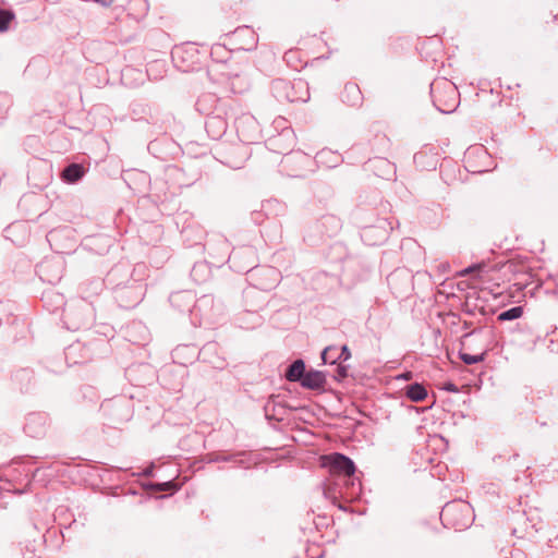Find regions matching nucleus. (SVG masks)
Returning a JSON list of instances; mask_svg holds the SVG:
<instances>
[{
  "instance_id": "nucleus-14",
  "label": "nucleus",
  "mask_w": 558,
  "mask_h": 558,
  "mask_svg": "<svg viewBox=\"0 0 558 558\" xmlns=\"http://www.w3.org/2000/svg\"><path fill=\"white\" fill-rule=\"evenodd\" d=\"M481 269H482V266H480V265H477V266H473V267H469V268H465V269L461 270V271L459 272V276H460V277H464V276L470 275V274H472V272H477V274H480Z\"/></svg>"
},
{
  "instance_id": "nucleus-18",
  "label": "nucleus",
  "mask_w": 558,
  "mask_h": 558,
  "mask_svg": "<svg viewBox=\"0 0 558 558\" xmlns=\"http://www.w3.org/2000/svg\"><path fill=\"white\" fill-rule=\"evenodd\" d=\"M65 182L66 183H74L76 182L77 179H80L81 177H70V175H66V177H63Z\"/></svg>"
},
{
  "instance_id": "nucleus-17",
  "label": "nucleus",
  "mask_w": 558,
  "mask_h": 558,
  "mask_svg": "<svg viewBox=\"0 0 558 558\" xmlns=\"http://www.w3.org/2000/svg\"><path fill=\"white\" fill-rule=\"evenodd\" d=\"M213 123H218V124H220V126H221L222 129H223V126H225L223 121H222V120H218V119H211L209 122H207V126H209V125H210V124H213Z\"/></svg>"
},
{
  "instance_id": "nucleus-10",
  "label": "nucleus",
  "mask_w": 558,
  "mask_h": 558,
  "mask_svg": "<svg viewBox=\"0 0 558 558\" xmlns=\"http://www.w3.org/2000/svg\"><path fill=\"white\" fill-rule=\"evenodd\" d=\"M88 170L89 169L85 168L82 163L73 162V163L69 165L68 167H65L60 172V174H66V175H70V174H85V172H87Z\"/></svg>"
},
{
  "instance_id": "nucleus-4",
  "label": "nucleus",
  "mask_w": 558,
  "mask_h": 558,
  "mask_svg": "<svg viewBox=\"0 0 558 558\" xmlns=\"http://www.w3.org/2000/svg\"><path fill=\"white\" fill-rule=\"evenodd\" d=\"M326 384L325 375L318 371H310L304 374L301 385L304 388L319 390L323 389Z\"/></svg>"
},
{
  "instance_id": "nucleus-7",
  "label": "nucleus",
  "mask_w": 558,
  "mask_h": 558,
  "mask_svg": "<svg viewBox=\"0 0 558 558\" xmlns=\"http://www.w3.org/2000/svg\"><path fill=\"white\" fill-rule=\"evenodd\" d=\"M340 161V156L331 150L324 149L316 156V162L330 168Z\"/></svg>"
},
{
  "instance_id": "nucleus-6",
  "label": "nucleus",
  "mask_w": 558,
  "mask_h": 558,
  "mask_svg": "<svg viewBox=\"0 0 558 558\" xmlns=\"http://www.w3.org/2000/svg\"><path fill=\"white\" fill-rule=\"evenodd\" d=\"M405 395L411 401L420 402L427 397V390L421 384H412L407 387Z\"/></svg>"
},
{
  "instance_id": "nucleus-11",
  "label": "nucleus",
  "mask_w": 558,
  "mask_h": 558,
  "mask_svg": "<svg viewBox=\"0 0 558 558\" xmlns=\"http://www.w3.org/2000/svg\"><path fill=\"white\" fill-rule=\"evenodd\" d=\"M14 19L12 12L0 10V32H5L9 28L10 22Z\"/></svg>"
},
{
  "instance_id": "nucleus-20",
  "label": "nucleus",
  "mask_w": 558,
  "mask_h": 558,
  "mask_svg": "<svg viewBox=\"0 0 558 558\" xmlns=\"http://www.w3.org/2000/svg\"><path fill=\"white\" fill-rule=\"evenodd\" d=\"M172 487V483L171 482H167L165 484H161L159 486L160 490H167L168 488Z\"/></svg>"
},
{
  "instance_id": "nucleus-21",
  "label": "nucleus",
  "mask_w": 558,
  "mask_h": 558,
  "mask_svg": "<svg viewBox=\"0 0 558 558\" xmlns=\"http://www.w3.org/2000/svg\"><path fill=\"white\" fill-rule=\"evenodd\" d=\"M483 171H473L472 174H481Z\"/></svg>"
},
{
  "instance_id": "nucleus-2",
  "label": "nucleus",
  "mask_w": 558,
  "mask_h": 558,
  "mask_svg": "<svg viewBox=\"0 0 558 558\" xmlns=\"http://www.w3.org/2000/svg\"><path fill=\"white\" fill-rule=\"evenodd\" d=\"M433 101L436 108L442 113L453 112L460 102V95L457 86L445 78L437 80L430 85Z\"/></svg>"
},
{
  "instance_id": "nucleus-8",
  "label": "nucleus",
  "mask_w": 558,
  "mask_h": 558,
  "mask_svg": "<svg viewBox=\"0 0 558 558\" xmlns=\"http://www.w3.org/2000/svg\"><path fill=\"white\" fill-rule=\"evenodd\" d=\"M345 94L348 95L347 101L350 102L352 106H355L361 100V92L359 87L355 84H349L344 88Z\"/></svg>"
},
{
  "instance_id": "nucleus-19",
  "label": "nucleus",
  "mask_w": 558,
  "mask_h": 558,
  "mask_svg": "<svg viewBox=\"0 0 558 558\" xmlns=\"http://www.w3.org/2000/svg\"><path fill=\"white\" fill-rule=\"evenodd\" d=\"M445 389H446V390H448V391H451V392H457V391H458V389H457L456 385H453V384H448V385L445 387Z\"/></svg>"
},
{
  "instance_id": "nucleus-9",
  "label": "nucleus",
  "mask_w": 558,
  "mask_h": 558,
  "mask_svg": "<svg viewBox=\"0 0 558 558\" xmlns=\"http://www.w3.org/2000/svg\"><path fill=\"white\" fill-rule=\"evenodd\" d=\"M523 310L520 306L512 307L510 310H507L498 315V319L504 320H512L518 319L522 316Z\"/></svg>"
},
{
  "instance_id": "nucleus-12",
  "label": "nucleus",
  "mask_w": 558,
  "mask_h": 558,
  "mask_svg": "<svg viewBox=\"0 0 558 558\" xmlns=\"http://www.w3.org/2000/svg\"><path fill=\"white\" fill-rule=\"evenodd\" d=\"M339 354L336 352V349L332 347L326 348L322 353V359L324 363L335 364L338 361Z\"/></svg>"
},
{
  "instance_id": "nucleus-15",
  "label": "nucleus",
  "mask_w": 558,
  "mask_h": 558,
  "mask_svg": "<svg viewBox=\"0 0 558 558\" xmlns=\"http://www.w3.org/2000/svg\"><path fill=\"white\" fill-rule=\"evenodd\" d=\"M350 356H351V354H350L348 348L345 345H343L341 348V352L339 353L338 360L347 361L350 359Z\"/></svg>"
},
{
  "instance_id": "nucleus-1",
  "label": "nucleus",
  "mask_w": 558,
  "mask_h": 558,
  "mask_svg": "<svg viewBox=\"0 0 558 558\" xmlns=\"http://www.w3.org/2000/svg\"><path fill=\"white\" fill-rule=\"evenodd\" d=\"M320 465L326 469L333 480H341L343 486L337 493L330 487H327L325 494L337 504L338 498L345 501L356 499L361 494V483L354 477L355 465L353 461L341 453H329L320 457Z\"/></svg>"
},
{
  "instance_id": "nucleus-5",
  "label": "nucleus",
  "mask_w": 558,
  "mask_h": 558,
  "mask_svg": "<svg viewBox=\"0 0 558 558\" xmlns=\"http://www.w3.org/2000/svg\"><path fill=\"white\" fill-rule=\"evenodd\" d=\"M305 365L302 360H296L287 371L286 377L289 381H301L304 376Z\"/></svg>"
},
{
  "instance_id": "nucleus-16",
  "label": "nucleus",
  "mask_w": 558,
  "mask_h": 558,
  "mask_svg": "<svg viewBox=\"0 0 558 558\" xmlns=\"http://www.w3.org/2000/svg\"><path fill=\"white\" fill-rule=\"evenodd\" d=\"M182 51H183V49H182V48L177 47V48L172 51V57H173V59L175 60L177 58H179Z\"/></svg>"
},
{
  "instance_id": "nucleus-3",
  "label": "nucleus",
  "mask_w": 558,
  "mask_h": 558,
  "mask_svg": "<svg viewBox=\"0 0 558 558\" xmlns=\"http://www.w3.org/2000/svg\"><path fill=\"white\" fill-rule=\"evenodd\" d=\"M470 507L464 502L447 504L441 511V519L454 529H462L470 522Z\"/></svg>"
},
{
  "instance_id": "nucleus-13",
  "label": "nucleus",
  "mask_w": 558,
  "mask_h": 558,
  "mask_svg": "<svg viewBox=\"0 0 558 558\" xmlns=\"http://www.w3.org/2000/svg\"><path fill=\"white\" fill-rule=\"evenodd\" d=\"M460 357H461V360H462L465 364L472 365V364H476V363L482 362V361L484 360V357H485V353H481V354H469V353L461 352V353H460Z\"/></svg>"
}]
</instances>
